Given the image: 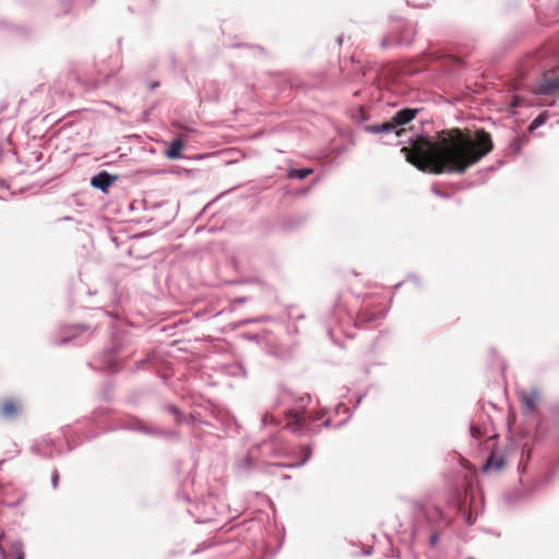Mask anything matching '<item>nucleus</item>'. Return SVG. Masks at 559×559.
Listing matches in <instances>:
<instances>
[{"mask_svg": "<svg viewBox=\"0 0 559 559\" xmlns=\"http://www.w3.org/2000/svg\"><path fill=\"white\" fill-rule=\"evenodd\" d=\"M539 94L551 95L559 93V73L557 75H545L535 87Z\"/></svg>", "mask_w": 559, "mask_h": 559, "instance_id": "2", "label": "nucleus"}, {"mask_svg": "<svg viewBox=\"0 0 559 559\" xmlns=\"http://www.w3.org/2000/svg\"><path fill=\"white\" fill-rule=\"evenodd\" d=\"M51 483H52L53 488L58 487V483H59V473H58V471H53L52 476H51Z\"/></svg>", "mask_w": 559, "mask_h": 559, "instance_id": "12", "label": "nucleus"}, {"mask_svg": "<svg viewBox=\"0 0 559 559\" xmlns=\"http://www.w3.org/2000/svg\"><path fill=\"white\" fill-rule=\"evenodd\" d=\"M471 433L475 439H479L481 437V431L479 428L472 426Z\"/></svg>", "mask_w": 559, "mask_h": 559, "instance_id": "13", "label": "nucleus"}, {"mask_svg": "<svg viewBox=\"0 0 559 559\" xmlns=\"http://www.w3.org/2000/svg\"><path fill=\"white\" fill-rule=\"evenodd\" d=\"M493 150L491 135L484 129L443 131L435 141L418 138L401 152L417 169L429 174H464Z\"/></svg>", "mask_w": 559, "mask_h": 559, "instance_id": "1", "label": "nucleus"}, {"mask_svg": "<svg viewBox=\"0 0 559 559\" xmlns=\"http://www.w3.org/2000/svg\"><path fill=\"white\" fill-rule=\"evenodd\" d=\"M72 336H69V337H64V338H61V340H56L55 343L56 344H63L66 342H68Z\"/></svg>", "mask_w": 559, "mask_h": 559, "instance_id": "17", "label": "nucleus"}, {"mask_svg": "<svg viewBox=\"0 0 559 559\" xmlns=\"http://www.w3.org/2000/svg\"><path fill=\"white\" fill-rule=\"evenodd\" d=\"M156 86H158V83H154V84L152 85V88H154V87H156Z\"/></svg>", "mask_w": 559, "mask_h": 559, "instance_id": "21", "label": "nucleus"}, {"mask_svg": "<svg viewBox=\"0 0 559 559\" xmlns=\"http://www.w3.org/2000/svg\"><path fill=\"white\" fill-rule=\"evenodd\" d=\"M310 174H312V169L310 168H301V169H292L289 171V177L292 178H298V179H305Z\"/></svg>", "mask_w": 559, "mask_h": 559, "instance_id": "10", "label": "nucleus"}, {"mask_svg": "<svg viewBox=\"0 0 559 559\" xmlns=\"http://www.w3.org/2000/svg\"><path fill=\"white\" fill-rule=\"evenodd\" d=\"M543 122L542 118L540 117H537L531 124V129H534L536 128L537 126H539L540 123Z\"/></svg>", "mask_w": 559, "mask_h": 559, "instance_id": "16", "label": "nucleus"}, {"mask_svg": "<svg viewBox=\"0 0 559 559\" xmlns=\"http://www.w3.org/2000/svg\"><path fill=\"white\" fill-rule=\"evenodd\" d=\"M20 413L19 404L13 400H5L0 403V416L5 419L15 418Z\"/></svg>", "mask_w": 559, "mask_h": 559, "instance_id": "3", "label": "nucleus"}, {"mask_svg": "<svg viewBox=\"0 0 559 559\" xmlns=\"http://www.w3.org/2000/svg\"><path fill=\"white\" fill-rule=\"evenodd\" d=\"M183 146H185V144H183L182 140H180V139L174 140L166 151V156L170 159L179 158L181 156V151H182Z\"/></svg>", "mask_w": 559, "mask_h": 559, "instance_id": "8", "label": "nucleus"}, {"mask_svg": "<svg viewBox=\"0 0 559 559\" xmlns=\"http://www.w3.org/2000/svg\"><path fill=\"white\" fill-rule=\"evenodd\" d=\"M438 540H439V535H438V534H432V535L430 536V545H431V546H436V545H437V543H438Z\"/></svg>", "mask_w": 559, "mask_h": 559, "instance_id": "15", "label": "nucleus"}, {"mask_svg": "<svg viewBox=\"0 0 559 559\" xmlns=\"http://www.w3.org/2000/svg\"><path fill=\"white\" fill-rule=\"evenodd\" d=\"M417 112H418L417 109H411V108L402 109L393 116L394 123L397 127H402V126L411 122L416 117Z\"/></svg>", "mask_w": 559, "mask_h": 559, "instance_id": "5", "label": "nucleus"}, {"mask_svg": "<svg viewBox=\"0 0 559 559\" xmlns=\"http://www.w3.org/2000/svg\"><path fill=\"white\" fill-rule=\"evenodd\" d=\"M389 45H390L389 39H388V38H383V39H382V41H381V46H382L383 48H386Z\"/></svg>", "mask_w": 559, "mask_h": 559, "instance_id": "19", "label": "nucleus"}, {"mask_svg": "<svg viewBox=\"0 0 559 559\" xmlns=\"http://www.w3.org/2000/svg\"><path fill=\"white\" fill-rule=\"evenodd\" d=\"M537 401H538V393H536V392L523 394L521 397V403H522L523 408L528 412L535 411Z\"/></svg>", "mask_w": 559, "mask_h": 559, "instance_id": "9", "label": "nucleus"}, {"mask_svg": "<svg viewBox=\"0 0 559 559\" xmlns=\"http://www.w3.org/2000/svg\"><path fill=\"white\" fill-rule=\"evenodd\" d=\"M397 128L399 127L394 123V120L392 118L388 122H384V123H381V124L371 126L370 130L372 132H374V133H390V132H394V134L396 136H401L405 132V129H403V128L397 129Z\"/></svg>", "mask_w": 559, "mask_h": 559, "instance_id": "4", "label": "nucleus"}, {"mask_svg": "<svg viewBox=\"0 0 559 559\" xmlns=\"http://www.w3.org/2000/svg\"><path fill=\"white\" fill-rule=\"evenodd\" d=\"M506 465V461L502 456L497 455L496 453H491L487 459V462L484 466L485 471H501Z\"/></svg>", "mask_w": 559, "mask_h": 559, "instance_id": "7", "label": "nucleus"}, {"mask_svg": "<svg viewBox=\"0 0 559 559\" xmlns=\"http://www.w3.org/2000/svg\"><path fill=\"white\" fill-rule=\"evenodd\" d=\"M15 559H25L24 552L20 551Z\"/></svg>", "mask_w": 559, "mask_h": 559, "instance_id": "20", "label": "nucleus"}, {"mask_svg": "<svg viewBox=\"0 0 559 559\" xmlns=\"http://www.w3.org/2000/svg\"><path fill=\"white\" fill-rule=\"evenodd\" d=\"M92 186L105 191V171H100L92 179Z\"/></svg>", "mask_w": 559, "mask_h": 559, "instance_id": "11", "label": "nucleus"}, {"mask_svg": "<svg viewBox=\"0 0 559 559\" xmlns=\"http://www.w3.org/2000/svg\"><path fill=\"white\" fill-rule=\"evenodd\" d=\"M115 177H111L109 174H107V179H106V182H107V187H109L111 185L112 181H115Z\"/></svg>", "mask_w": 559, "mask_h": 559, "instance_id": "18", "label": "nucleus"}, {"mask_svg": "<svg viewBox=\"0 0 559 559\" xmlns=\"http://www.w3.org/2000/svg\"><path fill=\"white\" fill-rule=\"evenodd\" d=\"M288 417H293L294 420L292 421H288L286 425H285V428L290 430L292 432H295V433H298L302 430L304 426H305V419L302 418V416H300L297 412H289L288 413Z\"/></svg>", "mask_w": 559, "mask_h": 559, "instance_id": "6", "label": "nucleus"}, {"mask_svg": "<svg viewBox=\"0 0 559 559\" xmlns=\"http://www.w3.org/2000/svg\"><path fill=\"white\" fill-rule=\"evenodd\" d=\"M359 318L361 321H372L374 320L376 318L372 317V316H369V313L367 311H364L359 314Z\"/></svg>", "mask_w": 559, "mask_h": 559, "instance_id": "14", "label": "nucleus"}]
</instances>
